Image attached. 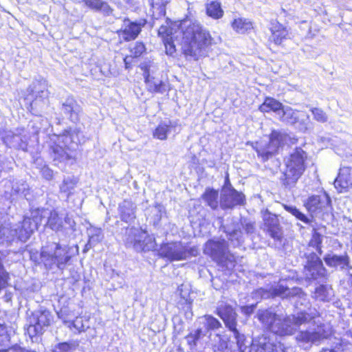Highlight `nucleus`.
Instances as JSON below:
<instances>
[{
  "label": "nucleus",
  "instance_id": "obj_8",
  "mask_svg": "<svg viewBox=\"0 0 352 352\" xmlns=\"http://www.w3.org/2000/svg\"><path fill=\"white\" fill-rule=\"evenodd\" d=\"M41 259L46 267L52 268L56 265L62 270L70 260V256L65 248L61 247L58 243H52L42 249Z\"/></svg>",
  "mask_w": 352,
  "mask_h": 352
},
{
  "label": "nucleus",
  "instance_id": "obj_42",
  "mask_svg": "<svg viewBox=\"0 0 352 352\" xmlns=\"http://www.w3.org/2000/svg\"><path fill=\"white\" fill-rule=\"evenodd\" d=\"M203 320L204 326L207 330H217L221 327L219 320L211 315H205Z\"/></svg>",
  "mask_w": 352,
  "mask_h": 352
},
{
  "label": "nucleus",
  "instance_id": "obj_33",
  "mask_svg": "<svg viewBox=\"0 0 352 352\" xmlns=\"http://www.w3.org/2000/svg\"><path fill=\"white\" fill-rule=\"evenodd\" d=\"M211 349L212 352H232L228 347V341L219 334H215L211 339Z\"/></svg>",
  "mask_w": 352,
  "mask_h": 352
},
{
  "label": "nucleus",
  "instance_id": "obj_37",
  "mask_svg": "<svg viewBox=\"0 0 352 352\" xmlns=\"http://www.w3.org/2000/svg\"><path fill=\"white\" fill-rule=\"evenodd\" d=\"M333 296L331 287L321 285L316 288L313 297L318 300L329 301Z\"/></svg>",
  "mask_w": 352,
  "mask_h": 352
},
{
  "label": "nucleus",
  "instance_id": "obj_23",
  "mask_svg": "<svg viewBox=\"0 0 352 352\" xmlns=\"http://www.w3.org/2000/svg\"><path fill=\"white\" fill-rule=\"evenodd\" d=\"M3 138L5 144L10 148L27 150L28 138L25 135L8 131Z\"/></svg>",
  "mask_w": 352,
  "mask_h": 352
},
{
  "label": "nucleus",
  "instance_id": "obj_28",
  "mask_svg": "<svg viewBox=\"0 0 352 352\" xmlns=\"http://www.w3.org/2000/svg\"><path fill=\"white\" fill-rule=\"evenodd\" d=\"M135 204L129 200H124L119 204V215L122 221L126 223L131 222L135 218Z\"/></svg>",
  "mask_w": 352,
  "mask_h": 352
},
{
  "label": "nucleus",
  "instance_id": "obj_13",
  "mask_svg": "<svg viewBox=\"0 0 352 352\" xmlns=\"http://www.w3.org/2000/svg\"><path fill=\"white\" fill-rule=\"evenodd\" d=\"M304 205L309 212L316 216L323 217L329 214L332 210L331 199L325 192L309 197Z\"/></svg>",
  "mask_w": 352,
  "mask_h": 352
},
{
  "label": "nucleus",
  "instance_id": "obj_29",
  "mask_svg": "<svg viewBox=\"0 0 352 352\" xmlns=\"http://www.w3.org/2000/svg\"><path fill=\"white\" fill-rule=\"evenodd\" d=\"M143 75L145 83L149 91L163 93L165 91V85L162 81L156 80L154 77L151 76L147 69L144 70Z\"/></svg>",
  "mask_w": 352,
  "mask_h": 352
},
{
  "label": "nucleus",
  "instance_id": "obj_39",
  "mask_svg": "<svg viewBox=\"0 0 352 352\" xmlns=\"http://www.w3.org/2000/svg\"><path fill=\"white\" fill-rule=\"evenodd\" d=\"M206 334L201 329H197L192 331L186 337V340L190 349H194L197 346L198 341L204 338Z\"/></svg>",
  "mask_w": 352,
  "mask_h": 352
},
{
  "label": "nucleus",
  "instance_id": "obj_6",
  "mask_svg": "<svg viewBox=\"0 0 352 352\" xmlns=\"http://www.w3.org/2000/svg\"><path fill=\"white\" fill-rule=\"evenodd\" d=\"M241 227L243 228L247 234H252L255 231L254 222L244 220L239 223L234 218L228 219L226 224H221L220 229L226 234L228 241L234 247H239L244 242Z\"/></svg>",
  "mask_w": 352,
  "mask_h": 352
},
{
  "label": "nucleus",
  "instance_id": "obj_44",
  "mask_svg": "<svg viewBox=\"0 0 352 352\" xmlns=\"http://www.w3.org/2000/svg\"><path fill=\"white\" fill-rule=\"evenodd\" d=\"M170 126L168 124L162 123L155 129L153 136L159 140H164L167 138V134L170 132Z\"/></svg>",
  "mask_w": 352,
  "mask_h": 352
},
{
  "label": "nucleus",
  "instance_id": "obj_49",
  "mask_svg": "<svg viewBox=\"0 0 352 352\" xmlns=\"http://www.w3.org/2000/svg\"><path fill=\"white\" fill-rule=\"evenodd\" d=\"M177 35L170 36V38H164V43L166 48V53L168 55H173L176 52L174 38H177Z\"/></svg>",
  "mask_w": 352,
  "mask_h": 352
},
{
  "label": "nucleus",
  "instance_id": "obj_50",
  "mask_svg": "<svg viewBox=\"0 0 352 352\" xmlns=\"http://www.w3.org/2000/svg\"><path fill=\"white\" fill-rule=\"evenodd\" d=\"M146 50L145 46L142 42H136L131 48V54L134 57L140 56Z\"/></svg>",
  "mask_w": 352,
  "mask_h": 352
},
{
  "label": "nucleus",
  "instance_id": "obj_52",
  "mask_svg": "<svg viewBox=\"0 0 352 352\" xmlns=\"http://www.w3.org/2000/svg\"><path fill=\"white\" fill-rule=\"evenodd\" d=\"M102 239V235H101V231L100 230H96V233L95 234L91 235L89 236V241L87 244L86 245V247L89 246V248H91L94 245V243H98Z\"/></svg>",
  "mask_w": 352,
  "mask_h": 352
},
{
  "label": "nucleus",
  "instance_id": "obj_26",
  "mask_svg": "<svg viewBox=\"0 0 352 352\" xmlns=\"http://www.w3.org/2000/svg\"><path fill=\"white\" fill-rule=\"evenodd\" d=\"M352 185V168L342 167L340 169L338 176L334 181L335 188L339 192H342Z\"/></svg>",
  "mask_w": 352,
  "mask_h": 352
},
{
  "label": "nucleus",
  "instance_id": "obj_24",
  "mask_svg": "<svg viewBox=\"0 0 352 352\" xmlns=\"http://www.w3.org/2000/svg\"><path fill=\"white\" fill-rule=\"evenodd\" d=\"M324 260L325 263L331 267L346 270L352 269V267L350 265L349 257L346 253L342 255L329 254L324 256Z\"/></svg>",
  "mask_w": 352,
  "mask_h": 352
},
{
  "label": "nucleus",
  "instance_id": "obj_32",
  "mask_svg": "<svg viewBox=\"0 0 352 352\" xmlns=\"http://www.w3.org/2000/svg\"><path fill=\"white\" fill-rule=\"evenodd\" d=\"M206 14L213 19H219L223 16V10L220 2L217 1H208L206 4Z\"/></svg>",
  "mask_w": 352,
  "mask_h": 352
},
{
  "label": "nucleus",
  "instance_id": "obj_17",
  "mask_svg": "<svg viewBox=\"0 0 352 352\" xmlns=\"http://www.w3.org/2000/svg\"><path fill=\"white\" fill-rule=\"evenodd\" d=\"M245 195L234 188H223L220 196V206L223 209L233 208L236 206L243 205Z\"/></svg>",
  "mask_w": 352,
  "mask_h": 352
},
{
  "label": "nucleus",
  "instance_id": "obj_51",
  "mask_svg": "<svg viewBox=\"0 0 352 352\" xmlns=\"http://www.w3.org/2000/svg\"><path fill=\"white\" fill-rule=\"evenodd\" d=\"M75 349V344L69 342L59 343L53 352H72Z\"/></svg>",
  "mask_w": 352,
  "mask_h": 352
},
{
  "label": "nucleus",
  "instance_id": "obj_36",
  "mask_svg": "<svg viewBox=\"0 0 352 352\" xmlns=\"http://www.w3.org/2000/svg\"><path fill=\"white\" fill-rule=\"evenodd\" d=\"M283 107V104L274 98H266L264 102L260 106L259 109L262 112L273 111L278 115L279 111H280Z\"/></svg>",
  "mask_w": 352,
  "mask_h": 352
},
{
  "label": "nucleus",
  "instance_id": "obj_59",
  "mask_svg": "<svg viewBox=\"0 0 352 352\" xmlns=\"http://www.w3.org/2000/svg\"><path fill=\"white\" fill-rule=\"evenodd\" d=\"M129 58H130V57H126L124 59L125 67H126V69L130 67V63H130V60H129Z\"/></svg>",
  "mask_w": 352,
  "mask_h": 352
},
{
  "label": "nucleus",
  "instance_id": "obj_61",
  "mask_svg": "<svg viewBox=\"0 0 352 352\" xmlns=\"http://www.w3.org/2000/svg\"><path fill=\"white\" fill-rule=\"evenodd\" d=\"M124 1L128 5H135V1L134 0H124Z\"/></svg>",
  "mask_w": 352,
  "mask_h": 352
},
{
  "label": "nucleus",
  "instance_id": "obj_12",
  "mask_svg": "<svg viewBox=\"0 0 352 352\" xmlns=\"http://www.w3.org/2000/svg\"><path fill=\"white\" fill-rule=\"evenodd\" d=\"M126 243L132 246L137 252L149 251L155 246L154 239L146 232L135 228L127 230Z\"/></svg>",
  "mask_w": 352,
  "mask_h": 352
},
{
  "label": "nucleus",
  "instance_id": "obj_2",
  "mask_svg": "<svg viewBox=\"0 0 352 352\" xmlns=\"http://www.w3.org/2000/svg\"><path fill=\"white\" fill-rule=\"evenodd\" d=\"M166 25H162L158 34L163 39L177 35V32L182 34L180 43L182 52L186 56L195 59L207 56L210 47L214 43L209 30L198 21L185 19L181 21H166Z\"/></svg>",
  "mask_w": 352,
  "mask_h": 352
},
{
  "label": "nucleus",
  "instance_id": "obj_54",
  "mask_svg": "<svg viewBox=\"0 0 352 352\" xmlns=\"http://www.w3.org/2000/svg\"><path fill=\"white\" fill-rule=\"evenodd\" d=\"M256 308V305H252L250 306H244L241 308L242 312L246 315L252 314Z\"/></svg>",
  "mask_w": 352,
  "mask_h": 352
},
{
  "label": "nucleus",
  "instance_id": "obj_25",
  "mask_svg": "<svg viewBox=\"0 0 352 352\" xmlns=\"http://www.w3.org/2000/svg\"><path fill=\"white\" fill-rule=\"evenodd\" d=\"M31 91L32 96L35 97L30 104L32 109L34 107H36L40 103L44 104L45 100L47 99L49 92L45 81H38L34 83Z\"/></svg>",
  "mask_w": 352,
  "mask_h": 352
},
{
  "label": "nucleus",
  "instance_id": "obj_11",
  "mask_svg": "<svg viewBox=\"0 0 352 352\" xmlns=\"http://www.w3.org/2000/svg\"><path fill=\"white\" fill-rule=\"evenodd\" d=\"M287 135L280 131H273L268 143L256 142L254 147L257 155L265 162L269 160L277 151L278 148L287 140Z\"/></svg>",
  "mask_w": 352,
  "mask_h": 352
},
{
  "label": "nucleus",
  "instance_id": "obj_47",
  "mask_svg": "<svg viewBox=\"0 0 352 352\" xmlns=\"http://www.w3.org/2000/svg\"><path fill=\"white\" fill-rule=\"evenodd\" d=\"M311 111L314 116V120L316 121L324 123L328 120V116L322 109L313 107L311 109Z\"/></svg>",
  "mask_w": 352,
  "mask_h": 352
},
{
  "label": "nucleus",
  "instance_id": "obj_60",
  "mask_svg": "<svg viewBox=\"0 0 352 352\" xmlns=\"http://www.w3.org/2000/svg\"><path fill=\"white\" fill-rule=\"evenodd\" d=\"M16 352H36V351L19 347L18 349H16Z\"/></svg>",
  "mask_w": 352,
  "mask_h": 352
},
{
  "label": "nucleus",
  "instance_id": "obj_1",
  "mask_svg": "<svg viewBox=\"0 0 352 352\" xmlns=\"http://www.w3.org/2000/svg\"><path fill=\"white\" fill-rule=\"evenodd\" d=\"M318 311L309 309V311H300L282 320L279 316L270 310L258 314L259 320L272 332L280 336L294 334L302 324L311 323L308 329L299 330L295 339L299 346L309 349L313 344H319L332 335L329 324L323 323L319 319Z\"/></svg>",
  "mask_w": 352,
  "mask_h": 352
},
{
  "label": "nucleus",
  "instance_id": "obj_56",
  "mask_svg": "<svg viewBox=\"0 0 352 352\" xmlns=\"http://www.w3.org/2000/svg\"><path fill=\"white\" fill-rule=\"evenodd\" d=\"M320 352H342L340 348L338 349H323Z\"/></svg>",
  "mask_w": 352,
  "mask_h": 352
},
{
  "label": "nucleus",
  "instance_id": "obj_27",
  "mask_svg": "<svg viewBox=\"0 0 352 352\" xmlns=\"http://www.w3.org/2000/svg\"><path fill=\"white\" fill-rule=\"evenodd\" d=\"M270 31V39L276 45H280L284 40L289 38V30L278 21L271 23Z\"/></svg>",
  "mask_w": 352,
  "mask_h": 352
},
{
  "label": "nucleus",
  "instance_id": "obj_14",
  "mask_svg": "<svg viewBox=\"0 0 352 352\" xmlns=\"http://www.w3.org/2000/svg\"><path fill=\"white\" fill-rule=\"evenodd\" d=\"M307 259L305 267L304 274L306 278L309 280H320L326 276V269L323 263L316 253L307 252L305 254Z\"/></svg>",
  "mask_w": 352,
  "mask_h": 352
},
{
  "label": "nucleus",
  "instance_id": "obj_34",
  "mask_svg": "<svg viewBox=\"0 0 352 352\" xmlns=\"http://www.w3.org/2000/svg\"><path fill=\"white\" fill-rule=\"evenodd\" d=\"M204 201L212 209L215 210L219 206V192L212 188H208L202 195Z\"/></svg>",
  "mask_w": 352,
  "mask_h": 352
},
{
  "label": "nucleus",
  "instance_id": "obj_57",
  "mask_svg": "<svg viewBox=\"0 0 352 352\" xmlns=\"http://www.w3.org/2000/svg\"><path fill=\"white\" fill-rule=\"evenodd\" d=\"M226 187H227V188H234L232 186V185H231V184H230V181H229L228 178H227V179H226V181H225V184H224V186H223V188H226Z\"/></svg>",
  "mask_w": 352,
  "mask_h": 352
},
{
  "label": "nucleus",
  "instance_id": "obj_15",
  "mask_svg": "<svg viewBox=\"0 0 352 352\" xmlns=\"http://www.w3.org/2000/svg\"><path fill=\"white\" fill-rule=\"evenodd\" d=\"M52 320L53 316L50 311L43 308L35 311L29 318V333L42 334L45 327L50 326Z\"/></svg>",
  "mask_w": 352,
  "mask_h": 352
},
{
  "label": "nucleus",
  "instance_id": "obj_58",
  "mask_svg": "<svg viewBox=\"0 0 352 352\" xmlns=\"http://www.w3.org/2000/svg\"><path fill=\"white\" fill-rule=\"evenodd\" d=\"M275 352H286V350L283 346L279 345L278 346L276 347Z\"/></svg>",
  "mask_w": 352,
  "mask_h": 352
},
{
  "label": "nucleus",
  "instance_id": "obj_4",
  "mask_svg": "<svg viewBox=\"0 0 352 352\" xmlns=\"http://www.w3.org/2000/svg\"><path fill=\"white\" fill-rule=\"evenodd\" d=\"M38 214L35 209H32L30 216H25L23 221L16 224L14 229H0V238L5 237L8 241H10L16 236L19 241L25 242L40 226Z\"/></svg>",
  "mask_w": 352,
  "mask_h": 352
},
{
  "label": "nucleus",
  "instance_id": "obj_63",
  "mask_svg": "<svg viewBox=\"0 0 352 352\" xmlns=\"http://www.w3.org/2000/svg\"><path fill=\"white\" fill-rule=\"evenodd\" d=\"M140 243L145 244V243H144V239H141V240H140Z\"/></svg>",
  "mask_w": 352,
  "mask_h": 352
},
{
  "label": "nucleus",
  "instance_id": "obj_20",
  "mask_svg": "<svg viewBox=\"0 0 352 352\" xmlns=\"http://www.w3.org/2000/svg\"><path fill=\"white\" fill-rule=\"evenodd\" d=\"M83 135L80 129L69 128L65 130L62 134L56 136L58 143H61L68 150H74L81 143Z\"/></svg>",
  "mask_w": 352,
  "mask_h": 352
},
{
  "label": "nucleus",
  "instance_id": "obj_62",
  "mask_svg": "<svg viewBox=\"0 0 352 352\" xmlns=\"http://www.w3.org/2000/svg\"><path fill=\"white\" fill-rule=\"evenodd\" d=\"M58 315L59 318H63V311L60 310V311L59 313H58Z\"/></svg>",
  "mask_w": 352,
  "mask_h": 352
},
{
  "label": "nucleus",
  "instance_id": "obj_53",
  "mask_svg": "<svg viewBox=\"0 0 352 352\" xmlns=\"http://www.w3.org/2000/svg\"><path fill=\"white\" fill-rule=\"evenodd\" d=\"M41 173H42L43 176L46 179L50 180L53 177V171L51 169H50L48 167L44 166L41 170Z\"/></svg>",
  "mask_w": 352,
  "mask_h": 352
},
{
  "label": "nucleus",
  "instance_id": "obj_45",
  "mask_svg": "<svg viewBox=\"0 0 352 352\" xmlns=\"http://www.w3.org/2000/svg\"><path fill=\"white\" fill-rule=\"evenodd\" d=\"M322 242V235L320 233L315 231L313 234L311 240L309 242V247H311L315 248L316 251H318L320 255L322 254V251L321 250V244Z\"/></svg>",
  "mask_w": 352,
  "mask_h": 352
},
{
  "label": "nucleus",
  "instance_id": "obj_19",
  "mask_svg": "<svg viewBox=\"0 0 352 352\" xmlns=\"http://www.w3.org/2000/svg\"><path fill=\"white\" fill-rule=\"evenodd\" d=\"M35 211L38 212V216L39 217V225H41L43 220L46 219L45 226L50 228L51 230L55 232H58L63 228V220L59 217L58 213L54 210L49 209H39L36 208Z\"/></svg>",
  "mask_w": 352,
  "mask_h": 352
},
{
  "label": "nucleus",
  "instance_id": "obj_16",
  "mask_svg": "<svg viewBox=\"0 0 352 352\" xmlns=\"http://www.w3.org/2000/svg\"><path fill=\"white\" fill-rule=\"evenodd\" d=\"M263 224L261 229L275 241H280L283 232L278 217L268 210L262 212Z\"/></svg>",
  "mask_w": 352,
  "mask_h": 352
},
{
  "label": "nucleus",
  "instance_id": "obj_41",
  "mask_svg": "<svg viewBox=\"0 0 352 352\" xmlns=\"http://www.w3.org/2000/svg\"><path fill=\"white\" fill-rule=\"evenodd\" d=\"M68 327H74L78 333L85 331L89 328V320L82 317H77L72 322H69Z\"/></svg>",
  "mask_w": 352,
  "mask_h": 352
},
{
  "label": "nucleus",
  "instance_id": "obj_21",
  "mask_svg": "<svg viewBox=\"0 0 352 352\" xmlns=\"http://www.w3.org/2000/svg\"><path fill=\"white\" fill-rule=\"evenodd\" d=\"M61 110L72 122H79L82 108L73 97H68L62 102Z\"/></svg>",
  "mask_w": 352,
  "mask_h": 352
},
{
  "label": "nucleus",
  "instance_id": "obj_3",
  "mask_svg": "<svg viewBox=\"0 0 352 352\" xmlns=\"http://www.w3.org/2000/svg\"><path fill=\"white\" fill-rule=\"evenodd\" d=\"M307 155L301 148H296L288 157L284 160L285 169L280 178L282 185L289 190L294 188L304 173Z\"/></svg>",
  "mask_w": 352,
  "mask_h": 352
},
{
  "label": "nucleus",
  "instance_id": "obj_30",
  "mask_svg": "<svg viewBox=\"0 0 352 352\" xmlns=\"http://www.w3.org/2000/svg\"><path fill=\"white\" fill-rule=\"evenodd\" d=\"M85 4L89 8L102 12L104 15H110L113 10L109 5L102 0H83Z\"/></svg>",
  "mask_w": 352,
  "mask_h": 352
},
{
  "label": "nucleus",
  "instance_id": "obj_7",
  "mask_svg": "<svg viewBox=\"0 0 352 352\" xmlns=\"http://www.w3.org/2000/svg\"><path fill=\"white\" fill-rule=\"evenodd\" d=\"M215 313L223 321L225 326L233 333L237 346L241 349L243 344L245 337L236 329L238 315L234 308L227 302L219 301L217 303Z\"/></svg>",
  "mask_w": 352,
  "mask_h": 352
},
{
  "label": "nucleus",
  "instance_id": "obj_40",
  "mask_svg": "<svg viewBox=\"0 0 352 352\" xmlns=\"http://www.w3.org/2000/svg\"><path fill=\"white\" fill-rule=\"evenodd\" d=\"M12 195L28 199L29 187L28 184L25 182H16L14 184L12 188Z\"/></svg>",
  "mask_w": 352,
  "mask_h": 352
},
{
  "label": "nucleus",
  "instance_id": "obj_64",
  "mask_svg": "<svg viewBox=\"0 0 352 352\" xmlns=\"http://www.w3.org/2000/svg\"><path fill=\"white\" fill-rule=\"evenodd\" d=\"M0 352H7L6 350H0Z\"/></svg>",
  "mask_w": 352,
  "mask_h": 352
},
{
  "label": "nucleus",
  "instance_id": "obj_22",
  "mask_svg": "<svg viewBox=\"0 0 352 352\" xmlns=\"http://www.w3.org/2000/svg\"><path fill=\"white\" fill-rule=\"evenodd\" d=\"M50 153L56 163L65 162L72 158L71 151L57 140L50 144Z\"/></svg>",
  "mask_w": 352,
  "mask_h": 352
},
{
  "label": "nucleus",
  "instance_id": "obj_43",
  "mask_svg": "<svg viewBox=\"0 0 352 352\" xmlns=\"http://www.w3.org/2000/svg\"><path fill=\"white\" fill-rule=\"evenodd\" d=\"M284 208L288 212L291 213L294 215L296 219L300 220L303 223L306 224H309L311 222L310 219H309L305 214L301 212L296 206H289V205H283Z\"/></svg>",
  "mask_w": 352,
  "mask_h": 352
},
{
  "label": "nucleus",
  "instance_id": "obj_55",
  "mask_svg": "<svg viewBox=\"0 0 352 352\" xmlns=\"http://www.w3.org/2000/svg\"><path fill=\"white\" fill-rule=\"evenodd\" d=\"M6 339H7V336L6 334V331H5L4 329H3L0 326V346H2L3 344V342L6 341Z\"/></svg>",
  "mask_w": 352,
  "mask_h": 352
},
{
  "label": "nucleus",
  "instance_id": "obj_38",
  "mask_svg": "<svg viewBox=\"0 0 352 352\" xmlns=\"http://www.w3.org/2000/svg\"><path fill=\"white\" fill-rule=\"evenodd\" d=\"M232 27L233 30L239 34H244L253 28L252 22L249 19L244 18L234 19L232 23Z\"/></svg>",
  "mask_w": 352,
  "mask_h": 352
},
{
  "label": "nucleus",
  "instance_id": "obj_9",
  "mask_svg": "<svg viewBox=\"0 0 352 352\" xmlns=\"http://www.w3.org/2000/svg\"><path fill=\"white\" fill-rule=\"evenodd\" d=\"M204 253L219 264L226 261H232L233 258L228 248V243L223 239L208 240L204 245Z\"/></svg>",
  "mask_w": 352,
  "mask_h": 352
},
{
  "label": "nucleus",
  "instance_id": "obj_31",
  "mask_svg": "<svg viewBox=\"0 0 352 352\" xmlns=\"http://www.w3.org/2000/svg\"><path fill=\"white\" fill-rule=\"evenodd\" d=\"M298 112L291 107H283L277 115L280 121L289 124H294L298 120Z\"/></svg>",
  "mask_w": 352,
  "mask_h": 352
},
{
  "label": "nucleus",
  "instance_id": "obj_46",
  "mask_svg": "<svg viewBox=\"0 0 352 352\" xmlns=\"http://www.w3.org/2000/svg\"><path fill=\"white\" fill-rule=\"evenodd\" d=\"M76 179L74 177H67L63 180L60 186V191L69 195L72 190L74 189L76 184Z\"/></svg>",
  "mask_w": 352,
  "mask_h": 352
},
{
  "label": "nucleus",
  "instance_id": "obj_18",
  "mask_svg": "<svg viewBox=\"0 0 352 352\" xmlns=\"http://www.w3.org/2000/svg\"><path fill=\"white\" fill-rule=\"evenodd\" d=\"M146 23L147 21L144 19H140L135 21L125 19L119 35L126 41L134 40L138 37L142 28Z\"/></svg>",
  "mask_w": 352,
  "mask_h": 352
},
{
  "label": "nucleus",
  "instance_id": "obj_5",
  "mask_svg": "<svg viewBox=\"0 0 352 352\" xmlns=\"http://www.w3.org/2000/svg\"><path fill=\"white\" fill-rule=\"evenodd\" d=\"M255 298L267 299L270 298L280 297L282 298L292 297L298 298L295 301L296 306L298 304L305 305L307 302V295L299 287L289 288L282 281L268 287L267 288H259L254 293Z\"/></svg>",
  "mask_w": 352,
  "mask_h": 352
},
{
  "label": "nucleus",
  "instance_id": "obj_48",
  "mask_svg": "<svg viewBox=\"0 0 352 352\" xmlns=\"http://www.w3.org/2000/svg\"><path fill=\"white\" fill-rule=\"evenodd\" d=\"M276 346L272 344L263 343L262 345H253L250 350V352H274L276 349Z\"/></svg>",
  "mask_w": 352,
  "mask_h": 352
},
{
  "label": "nucleus",
  "instance_id": "obj_35",
  "mask_svg": "<svg viewBox=\"0 0 352 352\" xmlns=\"http://www.w3.org/2000/svg\"><path fill=\"white\" fill-rule=\"evenodd\" d=\"M153 9V16L154 19H159L166 14V5L168 0H148Z\"/></svg>",
  "mask_w": 352,
  "mask_h": 352
},
{
  "label": "nucleus",
  "instance_id": "obj_10",
  "mask_svg": "<svg viewBox=\"0 0 352 352\" xmlns=\"http://www.w3.org/2000/svg\"><path fill=\"white\" fill-rule=\"evenodd\" d=\"M160 254L170 261H182L197 256L198 250L195 247L188 248L181 242H174L162 245Z\"/></svg>",
  "mask_w": 352,
  "mask_h": 352
}]
</instances>
